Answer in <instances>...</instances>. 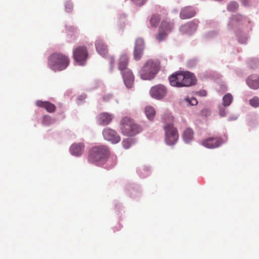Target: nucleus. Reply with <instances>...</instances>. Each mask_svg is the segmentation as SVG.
Segmentation results:
<instances>
[{
    "label": "nucleus",
    "mask_w": 259,
    "mask_h": 259,
    "mask_svg": "<svg viewBox=\"0 0 259 259\" xmlns=\"http://www.w3.org/2000/svg\"><path fill=\"white\" fill-rule=\"evenodd\" d=\"M84 145L82 143H74L70 148V152L74 156H79L83 152Z\"/></svg>",
    "instance_id": "nucleus-16"
},
{
    "label": "nucleus",
    "mask_w": 259,
    "mask_h": 259,
    "mask_svg": "<svg viewBox=\"0 0 259 259\" xmlns=\"http://www.w3.org/2000/svg\"><path fill=\"white\" fill-rule=\"evenodd\" d=\"M114 58L113 57H110V63L112 65L114 63Z\"/></svg>",
    "instance_id": "nucleus-39"
},
{
    "label": "nucleus",
    "mask_w": 259,
    "mask_h": 259,
    "mask_svg": "<svg viewBox=\"0 0 259 259\" xmlns=\"http://www.w3.org/2000/svg\"><path fill=\"white\" fill-rule=\"evenodd\" d=\"M35 105L39 107L45 108L49 113H53L56 109V106L48 101L38 100L35 102Z\"/></svg>",
    "instance_id": "nucleus-15"
},
{
    "label": "nucleus",
    "mask_w": 259,
    "mask_h": 259,
    "mask_svg": "<svg viewBox=\"0 0 259 259\" xmlns=\"http://www.w3.org/2000/svg\"><path fill=\"white\" fill-rule=\"evenodd\" d=\"M165 141L167 145H173L179 139V134L176 128L173 124L168 123L164 126Z\"/></svg>",
    "instance_id": "nucleus-6"
},
{
    "label": "nucleus",
    "mask_w": 259,
    "mask_h": 259,
    "mask_svg": "<svg viewBox=\"0 0 259 259\" xmlns=\"http://www.w3.org/2000/svg\"><path fill=\"white\" fill-rule=\"evenodd\" d=\"M171 85L176 87H189L195 83L194 75L189 71H180L169 77Z\"/></svg>",
    "instance_id": "nucleus-2"
},
{
    "label": "nucleus",
    "mask_w": 259,
    "mask_h": 259,
    "mask_svg": "<svg viewBox=\"0 0 259 259\" xmlns=\"http://www.w3.org/2000/svg\"><path fill=\"white\" fill-rule=\"evenodd\" d=\"M250 104L253 107H257L259 106V98L255 96L249 101Z\"/></svg>",
    "instance_id": "nucleus-30"
},
{
    "label": "nucleus",
    "mask_w": 259,
    "mask_h": 259,
    "mask_svg": "<svg viewBox=\"0 0 259 259\" xmlns=\"http://www.w3.org/2000/svg\"><path fill=\"white\" fill-rule=\"evenodd\" d=\"M143 50H141V49H136L135 48L134 55V58L138 60L141 59L142 55H143Z\"/></svg>",
    "instance_id": "nucleus-27"
},
{
    "label": "nucleus",
    "mask_w": 259,
    "mask_h": 259,
    "mask_svg": "<svg viewBox=\"0 0 259 259\" xmlns=\"http://www.w3.org/2000/svg\"><path fill=\"white\" fill-rule=\"evenodd\" d=\"M248 65L251 68H254L258 65V62L254 59L250 60L248 62Z\"/></svg>",
    "instance_id": "nucleus-33"
},
{
    "label": "nucleus",
    "mask_w": 259,
    "mask_h": 259,
    "mask_svg": "<svg viewBox=\"0 0 259 259\" xmlns=\"http://www.w3.org/2000/svg\"><path fill=\"white\" fill-rule=\"evenodd\" d=\"M161 20L160 15L158 14H154L152 15L150 19H149V23L150 24V26L152 28H156Z\"/></svg>",
    "instance_id": "nucleus-21"
},
{
    "label": "nucleus",
    "mask_w": 259,
    "mask_h": 259,
    "mask_svg": "<svg viewBox=\"0 0 259 259\" xmlns=\"http://www.w3.org/2000/svg\"><path fill=\"white\" fill-rule=\"evenodd\" d=\"M65 10L67 12L70 13L73 10V5L71 2H66L65 4Z\"/></svg>",
    "instance_id": "nucleus-31"
},
{
    "label": "nucleus",
    "mask_w": 259,
    "mask_h": 259,
    "mask_svg": "<svg viewBox=\"0 0 259 259\" xmlns=\"http://www.w3.org/2000/svg\"><path fill=\"white\" fill-rule=\"evenodd\" d=\"M185 100L191 105H196L198 103L197 99L193 97L190 98H186Z\"/></svg>",
    "instance_id": "nucleus-32"
},
{
    "label": "nucleus",
    "mask_w": 259,
    "mask_h": 259,
    "mask_svg": "<svg viewBox=\"0 0 259 259\" xmlns=\"http://www.w3.org/2000/svg\"><path fill=\"white\" fill-rule=\"evenodd\" d=\"M135 48L141 49V50H144V42L142 38H139L136 39Z\"/></svg>",
    "instance_id": "nucleus-26"
},
{
    "label": "nucleus",
    "mask_w": 259,
    "mask_h": 259,
    "mask_svg": "<svg viewBox=\"0 0 259 259\" xmlns=\"http://www.w3.org/2000/svg\"><path fill=\"white\" fill-rule=\"evenodd\" d=\"M113 117L112 114L107 112H103L98 115L97 121L99 124L106 126L112 121Z\"/></svg>",
    "instance_id": "nucleus-12"
},
{
    "label": "nucleus",
    "mask_w": 259,
    "mask_h": 259,
    "mask_svg": "<svg viewBox=\"0 0 259 259\" xmlns=\"http://www.w3.org/2000/svg\"><path fill=\"white\" fill-rule=\"evenodd\" d=\"M145 113L149 120H152L153 119L155 115V111L153 107L150 106H146L145 109Z\"/></svg>",
    "instance_id": "nucleus-23"
},
{
    "label": "nucleus",
    "mask_w": 259,
    "mask_h": 259,
    "mask_svg": "<svg viewBox=\"0 0 259 259\" xmlns=\"http://www.w3.org/2000/svg\"><path fill=\"white\" fill-rule=\"evenodd\" d=\"M132 144V140L130 138L123 139L122 142V145L124 149H128Z\"/></svg>",
    "instance_id": "nucleus-28"
},
{
    "label": "nucleus",
    "mask_w": 259,
    "mask_h": 259,
    "mask_svg": "<svg viewBox=\"0 0 259 259\" xmlns=\"http://www.w3.org/2000/svg\"><path fill=\"white\" fill-rule=\"evenodd\" d=\"M120 126L122 134L125 136H133L141 131L138 124L135 123L131 119L126 117L121 119Z\"/></svg>",
    "instance_id": "nucleus-5"
},
{
    "label": "nucleus",
    "mask_w": 259,
    "mask_h": 259,
    "mask_svg": "<svg viewBox=\"0 0 259 259\" xmlns=\"http://www.w3.org/2000/svg\"><path fill=\"white\" fill-rule=\"evenodd\" d=\"M125 85L128 88L132 87L134 82V76L130 69H126L121 72Z\"/></svg>",
    "instance_id": "nucleus-11"
},
{
    "label": "nucleus",
    "mask_w": 259,
    "mask_h": 259,
    "mask_svg": "<svg viewBox=\"0 0 259 259\" xmlns=\"http://www.w3.org/2000/svg\"><path fill=\"white\" fill-rule=\"evenodd\" d=\"M246 83L250 88L257 90L259 88V75L252 74L248 77Z\"/></svg>",
    "instance_id": "nucleus-14"
},
{
    "label": "nucleus",
    "mask_w": 259,
    "mask_h": 259,
    "mask_svg": "<svg viewBox=\"0 0 259 259\" xmlns=\"http://www.w3.org/2000/svg\"><path fill=\"white\" fill-rule=\"evenodd\" d=\"M112 99V96L110 94H107L104 96L103 100L105 102H108Z\"/></svg>",
    "instance_id": "nucleus-34"
},
{
    "label": "nucleus",
    "mask_w": 259,
    "mask_h": 259,
    "mask_svg": "<svg viewBox=\"0 0 259 259\" xmlns=\"http://www.w3.org/2000/svg\"><path fill=\"white\" fill-rule=\"evenodd\" d=\"M238 8V5L235 2H230L228 6V9L230 11H235Z\"/></svg>",
    "instance_id": "nucleus-29"
},
{
    "label": "nucleus",
    "mask_w": 259,
    "mask_h": 259,
    "mask_svg": "<svg viewBox=\"0 0 259 259\" xmlns=\"http://www.w3.org/2000/svg\"><path fill=\"white\" fill-rule=\"evenodd\" d=\"M69 58L63 54L54 53L48 59V66L54 71H60L66 69L69 65Z\"/></svg>",
    "instance_id": "nucleus-3"
},
{
    "label": "nucleus",
    "mask_w": 259,
    "mask_h": 259,
    "mask_svg": "<svg viewBox=\"0 0 259 259\" xmlns=\"http://www.w3.org/2000/svg\"><path fill=\"white\" fill-rule=\"evenodd\" d=\"M197 25L193 22H190L182 25L180 27V31L183 34H192L196 31Z\"/></svg>",
    "instance_id": "nucleus-13"
},
{
    "label": "nucleus",
    "mask_w": 259,
    "mask_h": 259,
    "mask_svg": "<svg viewBox=\"0 0 259 259\" xmlns=\"http://www.w3.org/2000/svg\"><path fill=\"white\" fill-rule=\"evenodd\" d=\"M110 154L109 148L107 146H95L89 151L88 160L90 163L99 164L104 162Z\"/></svg>",
    "instance_id": "nucleus-1"
},
{
    "label": "nucleus",
    "mask_w": 259,
    "mask_h": 259,
    "mask_svg": "<svg viewBox=\"0 0 259 259\" xmlns=\"http://www.w3.org/2000/svg\"><path fill=\"white\" fill-rule=\"evenodd\" d=\"M50 119V117L49 116H45L44 117V118H43V123L44 124H46L47 123V120H49Z\"/></svg>",
    "instance_id": "nucleus-38"
},
{
    "label": "nucleus",
    "mask_w": 259,
    "mask_h": 259,
    "mask_svg": "<svg viewBox=\"0 0 259 259\" xmlns=\"http://www.w3.org/2000/svg\"><path fill=\"white\" fill-rule=\"evenodd\" d=\"M174 27V23L172 21L163 20L159 26L160 30H163L164 31L170 33Z\"/></svg>",
    "instance_id": "nucleus-20"
},
{
    "label": "nucleus",
    "mask_w": 259,
    "mask_h": 259,
    "mask_svg": "<svg viewBox=\"0 0 259 259\" xmlns=\"http://www.w3.org/2000/svg\"><path fill=\"white\" fill-rule=\"evenodd\" d=\"M103 136L106 141L112 144H117L120 141V137L117 132L111 128L106 127L102 132Z\"/></svg>",
    "instance_id": "nucleus-8"
},
{
    "label": "nucleus",
    "mask_w": 259,
    "mask_h": 259,
    "mask_svg": "<svg viewBox=\"0 0 259 259\" xmlns=\"http://www.w3.org/2000/svg\"><path fill=\"white\" fill-rule=\"evenodd\" d=\"M160 69V62L156 60H148L141 69L139 73L141 78L145 80L153 79Z\"/></svg>",
    "instance_id": "nucleus-4"
},
{
    "label": "nucleus",
    "mask_w": 259,
    "mask_h": 259,
    "mask_svg": "<svg viewBox=\"0 0 259 259\" xmlns=\"http://www.w3.org/2000/svg\"><path fill=\"white\" fill-rule=\"evenodd\" d=\"M193 137V132L192 129L187 128L184 132L183 138L186 143H189Z\"/></svg>",
    "instance_id": "nucleus-22"
},
{
    "label": "nucleus",
    "mask_w": 259,
    "mask_h": 259,
    "mask_svg": "<svg viewBox=\"0 0 259 259\" xmlns=\"http://www.w3.org/2000/svg\"><path fill=\"white\" fill-rule=\"evenodd\" d=\"M95 45L98 53L104 57L108 53V48L105 43L102 40L98 39L96 40Z\"/></svg>",
    "instance_id": "nucleus-19"
},
{
    "label": "nucleus",
    "mask_w": 259,
    "mask_h": 259,
    "mask_svg": "<svg viewBox=\"0 0 259 259\" xmlns=\"http://www.w3.org/2000/svg\"><path fill=\"white\" fill-rule=\"evenodd\" d=\"M222 143L221 139L219 138H209L202 142V145L208 148L218 147Z\"/></svg>",
    "instance_id": "nucleus-10"
},
{
    "label": "nucleus",
    "mask_w": 259,
    "mask_h": 259,
    "mask_svg": "<svg viewBox=\"0 0 259 259\" xmlns=\"http://www.w3.org/2000/svg\"><path fill=\"white\" fill-rule=\"evenodd\" d=\"M168 34L167 32L164 31L163 30H160L159 28L158 32L155 37L157 40L161 41L165 39Z\"/></svg>",
    "instance_id": "nucleus-25"
},
{
    "label": "nucleus",
    "mask_w": 259,
    "mask_h": 259,
    "mask_svg": "<svg viewBox=\"0 0 259 259\" xmlns=\"http://www.w3.org/2000/svg\"><path fill=\"white\" fill-rule=\"evenodd\" d=\"M196 94L199 96L205 97L206 96L207 93L204 90H201L199 91V92H197Z\"/></svg>",
    "instance_id": "nucleus-36"
},
{
    "label": "nucleus",
    "mask_w": 259,
    "mask_h": 259,
    "mask_svg": "<svg viewBox=\"0 0 259 259\" xmlns=\"http://www.w3.org/2000/svg\"><path fill=\"white\" fill-rule=\"evenodd\" d=\"M73 58L79 65L85 64L88 57L87 48L83 46H78L73 50Z\"/></svg>",
    "instance_id": "nucleus-7"
},
{
    "label": "nucleus",
    "mask_w": 259,
    "mask_h": 259,
    "mask_svg": "<svg viewBox=\"0 0 259 259\" xmlns=\"http://www.w3.org/2000/svg\"><path fill=\"white\" fill-rule=\"evenodd\" d=\"M166 93V88L161 84L153 87L150 91L151 96L157 99L162 98L165 95Z\"/></svg>",
    "instance_id": "nucleus-9"
},
{
    "label": "nucleus",
    "mask_w": 259,
    "mask_h": 259,
    "mask_svg": "<svg viewBox=\"0 0 259 259\" xmlns=\"http://www.w3.org/2000/svg\"><path fill=\"white\" fill-rule=\"evenodd\" d=\"M195 13V11L192 7H186L181 10L180 17L182 19H189L194 16Z\"/></svg>",
    "instance_id": "nucleus-17"
},
{
    "label": "nucleus",
    "mask_w": 259,
    "mask_h": 259,
    "mask_svg": "<svg viewBox=\"0 0 259 259\" xmlns=\"http://www.w3.org/2000/svg\"><path fill=\"white\" fill-rule=\"evenodd\" d=\"M248 3V0H242V3L244 6H247Z\"/></svg>",
    "instance_id": "nucleus-40"
},
{
    "label": "nucleus",
    "mask_w": 259,
    "mask_h": 259,
    "mask_svg": "<svg viewBox=\"0 0 259 259\" xmlns=\"http://www.w3.org/2000/svg\"><path fill=\"white\" fill-rule=\"evenodd\" d=\"M129 62V57L126 54H122L119 59L118 62V68L121 72L128 69L127 67Z\"/></svg>",
    "instance_id": "nucleus-18"
},
{
    "label": "nucleus",
    "mask_w": 259,
    "mask_h": 259,
    "mask_svg": "<svg viewBox=\"0 0 259 259\" xmlns=\"http://www.w3.org/2000/svg\"><path fill=\"white\" fill-rule=\"evenodd\" d=\"M233 97L230 93L226 94L223 98V104L224 106H229L232 103Z\"/></svg>",
    "instance_id": "nucleus-24"
},
{
    "label": "nucleus",
    "mask_w": 259,
    "mask_h": 259,
    "mask_svg": "<svg viewBox=\"0 0 259 259\" xmlns=\"http://www.w3.org/2000/svg\"><path fill=\"white\" fill-rule=\"evenodd\" d=\"M147 0H133L136 3L137 5H144Z\"/></svg>",
    "instance_id": "nucleus-37"
},
{
    "label": "nucleus",
    "mask_w": 259,
    "mask_h": 259,
    "mask_svg": "<svg viewBox=\"0 0 259 259\" xmlns=\"http://www.w3.org/2000/svg\"><path fill=\"white\" fill-rule=\"evenodd\" d=\"M219 114L221 117H224L226 115V109L223 107H219Z\"/></svg>",
    "instance_id": "nucleus-35"
}]
</instances>
